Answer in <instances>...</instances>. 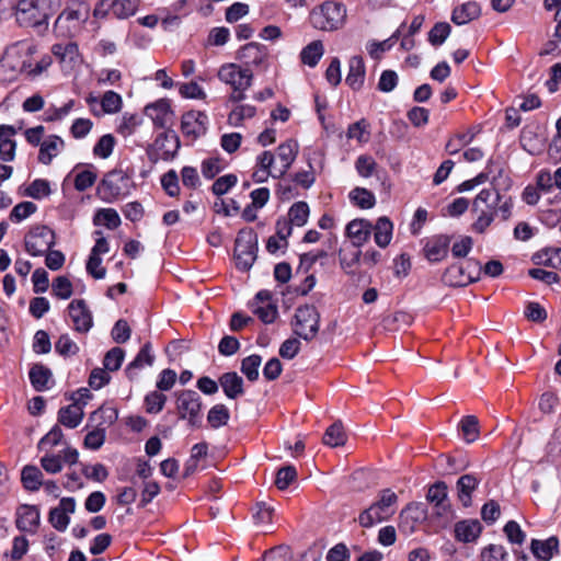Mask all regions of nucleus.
Returning <instances> with one entry per match:
<instances>
[{
  "label": "nucleus",
  "mask_w": 561,
  "mask_h": 561,
  "mask_svg": "<svg viewBox=\"0 0 561 561\" xmlns=\"http://www.w3.org/2000/svg\"><path fill=\"white\" fill-rule=\"evenodd\" d=\"M293 330L299 337L311 341L319 331V313L313 306H301L296 309Z\"/></svg>",
  "instance_id": "12"
},
{
  "label": "nucleus",
  "mask_w": 561,
  "mask_h": 561,
  "mask_svg": "<svg viewBox=\"0 0 561 561\" xmlns=\"http://www.w3.org/2000/svg\"><path fill=\"white\" fill-rule=\"evenodd\" d=\"M482 531V525L478 519H463L455 525L457 540L468 543L476 541Z\"/></svg>",
  "instance_id": "27"
},
{
  "label": "nucleus",
  "mask_w": 561,
  "mask_h": 561,
  "mask_svg": "<svg viewBox=\"0 0 561 561\" xmlns=\"http://www.w3.org/2000/svg\"><path fill=\"white\" fill-rule=\"evenodd\" d=\"M309 19L314 28L332 32L343 26L346 9L340 2L325 1L311 10Z\"/></svg>",
  "instance_id": "6"
},
{
  "label": "nucleus",
  "mask_w": 561,
  "mask_h": 561,
  "mask_svg": "<svg viewBox=\"0 0 561 561\" xmlns=\"http://www.w3.org/2000/svg\"><path fill=\"white\" fill-rule=\"evenodd\" d=\"M95 226H105L108 229H116L121 225V217L113 208L99 209L93 218Z\"/></svg>",
  "instance_id": "41"
},
{
  "label": "nucleus",
  "mask_w": 561,
  "mask_h": 561,
  "mask_svg": "<svg viewBox=\"0 0 561 561\" xmlns=\"http://www.w3.org/2000/svg\"><path fill=\"white\" fill-rule=\"evenodd\" d=\"M397 500V494L390 489L382 490L380 492L379 500L359 514V525L362 527L369 528L377 523H381L390 518L396 512L394 505Z\"/></svg>",
  "instance_id": "7"
},
{
  "label": "nucleus",
  "mask_w": 561,
  "mask_h": 561,
  "mask_svg": "<svg viewBox=\"0 0 561 561\" xmlns=\"http://www.w3.org/2000/svg\"><path fill=\"white\" fill-rule=\"evenodd\" d=\"M234 256L237 266L248 271L256 259V236L252 230L240 231L236 239Z\"/></svg>",
  "instance_id": "14"
},
{
  "label": "nucleus",
  "mask_w": 561,
  "mask_h": 561,
  "mask_svg": "<svg viewBox=\"0 0 561 561\" xmlns=\"http://www.w3.org/2000/svg\"><path fill=\"white\" fill-rule=\"evenodd\" d=\"M139 0H101L94 8V15L103 18L107 11L118 19H126L133 15L138 8Z\"/></svg>",
  "instance_id": "16"
},
{
  "label": "nucleus",
  "mask_w": 561,
  "mask_h": 561,
  "mask_svg": "<svg viewBox=\"0 0 561 561\" xmlns=\"http://www.w3.org/2000/svg\"><path fill=\"white\" fill-rule=\"evenodd\" d=\"M217 77L222 83L231 87L232 93L229 95V101L238 103L245 98L244 92L252 84L253 71L240 64L227 62L219 67Z\"/></svg>",
  "instance_id": "5"
},
{
  "label": "nucleus",
  "mask_w": 561,
  "mask_h": 561,
  "mask_svg": "<svg viewBox=\"0 0 561 561\" xmlns=\"http://www.w3.org/2000/svg\"><path fill=\"white\" fill-rule=\"evenodd\" d=\"M530 549L534 556L540 561H549L559 550V540L552 536L546 540L533 539Z\"/></svg>",
  "instance_id": "31"
},
{
  "label": "nucleus",
  "mask_w": 561,
  "mask_h": 561,
  "mask_svg": "<svg viewBox=\"0 0 561 561\" xmlns=\"http://www.w3.org/2000/svg\"><path fill=\"white\" fill-rule=\"evenodd\" d=\"M296 478L297 471L295 467H283L277 471L275 484L279 490H285L293 481H295Z\"/></svg>",
  "instance_id": "63"
},
{
  "label": "nucleus",
  "mask_w": 561,
  "mask_h": 561,
  "mask_svg": "<svg viewBox=\"0 0 561 561\" xmlns=\"http://www.w3.org/2000/svg\"><path fill=\"white\" fill-rule=\"evenodd\" d=\"M450 25L446 22L436 23L428 33V42L434 46L442 45L450 34Z\"/></svg>",
  "instance_id": "55"
},
{
  "label": "nucleus",
  "mask_w": 561,
  "mask_h": 561,
  "mask_svg": "<svg viewBox=\"0 0 561 561\" xmlns=\"http://www.w3.org/2000/svg\"><path fill=\"white\" fill-rule=\"evenodd\" d=\"M482 267L477 260L449 266L443 274V282L453 287L467 286L480 278Z\"/></svg>",
  "instance_id": "10"
},
{
  "label": "nucleus",
  "mask_w": 561,
  "mask_h": 561,
  "mask_svg": "<svg viewBox=\"0 0 561 561\" xmlns=\"http://www.w3.org/2000/svg\"><path fill=\"white\" fill-rule=\"evenodd\" d=\"M207 116L202 112H187L182 116L181 130L187 136L196 139L206 131Z\"/></svg>",
  "instance_id": "20"
},
{
  "label": "nucleus",
  "mask_w": 561,
  "mask_h": 561,
  "mask_svg": "<svg viewBox=\"0 0 561 561\" xmlns=\"http://www.w3.org/2000/svg\"><path fill=\"white\" fill-rule=\"evenodd\" d=\"M43 473L34 466H26L22 470L21 479L25 489L36 491L42 485Z\"/></svg>",
  "instance_id": "44"
},
{
  "label": "nucleus",
  "mask_w": 561,
  "mask_h": 561,
  "mask_svg": "<svg viewBox=\"0 0 561 561\" xmlns=\"http://www.w3.org/2000/svg\"><path fill=\"white\" fill-rule=\"evenodd\" d=\"M68 316L78 333H87L93 325V317L83 299L72 300L68 306Z\"/></svg>",
  "instance_id": "17"
},
{
  "label": "nucleus",
  "mask_w": 561,
  "mask_h": 561,
  "mask_svg": "<svg viewBox=\"0 0 561 561\" xmlns=\"http://www.w3.org/2000/svg\"><path fill=\"white\" fill-rule=\"evenodd\" d=\"M426 517V512L421 504L411 503L400 514L399 528L405 534H412L417 524Z\"/></svg>",
  "instance_id": "21"
},
{
  "label": "nucleus",
  "mask_w": 561,
  "mask_h": 561,
  "mask_svg": "<svg viewBox=\"0 0 561 561\" xmlns=\"http://www.w3.org/2000/svg\"><path fill=\"white\" fill-rule=\"evenodd\" d=\"M230 38V31L227 27H213L207 36L205 46H224Z\"/></svg>",
  "instance_id": "56"
},
{
  "label": "nucleus",
  "mask_w": 561,
  "mask_h": 561,
  "mask_svg": "<svg viewBox=\"0 0 561 561\" xmlns=\"http://www.w3.org/2000/svg\"><path fill=\"white\" fill-rule=\"evenodd\" d=\"M30 380L32 386L37 391H44L49 388L48 383L51 378V373L43 365H34L30 370Z\"/></svg>",
  "instance_id": "38"
},
{
  "label": "nucleus",
  "mask_w": 561,
  "mask_h": 561,
  "mask_svg": "<svg viewBox=\"0 0 561 561\" xmlns=\"http://www.w3.org/2000/svg\"><path fill=\"white\" fill-rule=\"evenodd\" d=\"M508 553L501 545L491 543L484 547L481 551V561H506Z\"/></svg>",
  "instance_id": "54"
},
{
  "label": "nucleus",
  "mask_w": 561,
  "mask_h": 561,
  "mask_svg": "<svg viewBox=\"0 0 561 561\" xmlns=\"http://www.w3.org/2000/svg\"><path fill=\"white\" fill-rule=\"evenodd\" d=\"M130 178L122 170H113L108 172L100 183L98 193L102 201L114 203L130 193Z\"/></svg>",
  "instance_id": "9"
},
{
  "label": "nucleus",
  "mask_w": 561,
  "mask_h": 561,
  "mask_svg": "<svg viewBox=\"0 0 561 561\" xmlns=\"http://www.w3.org/2000/svg\"><path fill=\"white\" fill-rule=\"evenodd\" d=\"M229 410L224 404L214 405L207 415V421L213 428H218L226 425L229 421Z\"/></svg>",
  "instance_id": "48"
},
{
  "label": "nucleus",
  "mask_w": 561,
  "mask_h": 561,
  "mask_svg": "<svg viewBox=\"0 0 561 561\" xmlns=\"http://www.w3.org/2000/svg\"><path fill=\"white\" fill-rule=\"evenodd\" d=\"M39 524V511L35 506L22 505L18 510L16 526L23 531H35Z\"/></svg>",
  "instance_id": "33"
},
{
  "label": "nucleus",
  "mask_w": 561,
  "mask_h": 561,
  "mask_svg": "<svg viewBox=\"0 0 561 561\" xmlns=\"http://www.w3.org/2000/svg\"><path fill=\"white\" fill-rule=\"evenodd\" d=\"M65 148V141L57 135H49L41 144L38 161L49 164Z\"/></svg>",
  "instance_id": "25"
},
{
  "label": "nucleus",
  "mask_w": 561,
  "mask_h": 561,
  "mask_svg": "<svg viewBox=\"0 0 561 561\" xmlns=\"http://www.w3.org/2000/svg\"><path fill=\"white\" fill-rule=\"evenodd\" d=\"M37 47L32 39L10 44L0 58V81L10 83L30 71Z\"/></svg>",
  "instance_id": "1"
},
{
  "label": "nucleus",
  "mask_w": 561,
  "mask_h": 561,
  "mask_svg": "<svg viewBox=\"0 0 561 561\" xmlns=\"http://www.w3.org/2000/svg\"><path fill=\"white\" fill-rule=\"evenodd\" d=\"M448 249V237L437 236L426 242L424 254L430 262H439L447 256Z\"/></svg>",
  "instance_id": "29"
},
{
  "label": "nucleus",
  "mask_w": 561,
  "mask_h": 561,
  "mask_svg": "<svg viewBox=\"0 0 561 561\" xmlns=\"http://www.w3.org/2000/svg\"><path fill=\"white\" fill-rule=\"evenodd\" d=\"M24 243L28 254L41 256L55 244V233L45 226H38L25 236Z\"/></svg>",
  "instance_id": "15"
},
{
  "label": "nucleus",
  "mask_w": 561,
  "mask_h": 561,
  "mask_svg": "<svg viewBox=\"0 0 561 561\" xmlns=\"http://www.w3.org/2000/svg\"><path fill=\"white\" fill-rule=\"evenodd\" d=\"M96 181V173L90 169L82 170L76 174L75 187L79 192L90 188Z\"/></svg>",
  "instance_id": "61"
},
{
  "label": "nucleus",
  "mask_w": 561,
  "mask_h": 561,
  "mask_svg": "<svg viewBox=\"0 0 561 561\" xmlns=\"http://www.w3.org/2000/svg\"><path fill=\"white\" fill-rule=\"evenodd\" d=\"M58 4V0H16V22L22 26H37L46 23Z\"/></svg>",
  "instance_id": "4"
},
{
  "label": "nucleus",
  "mask_w": 561,
  "mask_h": 561,
  "mask_svg": "<svg viewBox=\"0 0 561 561\" xmlns=\"http://www.w3.org/2000/svg\"><path fill=\"white\" fill-rule=\"evenodd\" d=\"M117 416L118 412L115 408L110 405H102L90 415L89 425L103 427V430L106 431L107 427L116 422Z\"/></svg>",
  "instance_id": "34"
},
{
  "label": "nucleus",
  "mask_w": 561,
  "mask_h": 561,
  "mask_svg": "<svg viewBox=\"0 0 561 561\" xmlns=\"http://www.w3.org/2000/svg\"><path fill=\"white\" fill-rule=\"evenodd\" d=\"M500 202V195L492 190H482L474 198L472 211L477 218L472 224V230L483 233L494 220L495 205Z\"/></svg>",
  "instance_id": "8"
},
{
  "label": "nucleus",
  "mask_w": 561,
  "mask_h": 561,
  "mask_svg": "<svg viewBox=\"0 0 561 561\" xmlns=\"http://www.w3.org/2000/svg\"><path fill=\"white\" fill-rule=\"evenodd\" d=\"M261 356L256 354L250 355L242 360L241 371L250 381H255L259 378V367L261 366Z\"/></svg>",
  "instance_id": "52"
},
{
  "label": "nucleus",
  "mask_w": 561,
  "mask_h": 561,
  "mask_svg": "<svg viewBox=\"0 0 561 561\" xmlns=\"http://www.w3.org/2000/svg\"><path fill=\"white\" fill-rule=\"evenodd\" d=\"M238 182V179L234 174H226L218 178L213 184V193L215 195L221 196L226 194L232 186H234Z\"/></svg>",
  "instance_id": "64"
},
{
  "label": "nucleus",
  "mask_w": 561,
  "mask_h": 561,
  "mask_svg": "<svg viewBox=\"0 0 561 561\" xmlns=\"http://www.w3.org/2000/svg\"><path fill=\"white\" fill-rule=\"evenodd\" d=\"M373 225L366 219H354L350 221L345 229L346 237L351 240V244L362 248L370 238Z\"/></svg>",
  "instance_id": "19"
},
{
  "label": "nucleus",
  "mask_w": 561,
  "mask_h": 561,
  "mask_svg": "<svg viewBox=\"0 0 561 561\" xmlns=\"http://www.w3.org/2000/svg\"><path fill=\"white\" fill-rule=\"evenodd\" d=\"M115 138L111 134L103 135L93 148V153L102 159L108 158L114 149Z\"/></svg>",
  "instance_id": "57"
},
{
  "label": "nucleus",
  "mask_w": 561,
  "mask_h": 561,
  "mask_svg": "<svg viewBox=\"0 0 561 561\" xmlns=\"http://www.w3.org/2000/svg\"><path fill=\"white\" fill-rule=\"evenodd\" d=\"M462 437L467 443H472L479 437V421L473 415H467L460 421Z\"/></svg>",
  "instance_id": "47"
},
{
  "label": "nucleus",
  "mask_w": 561,
  "mask_h": 561,
  "mask_svg": "<svg viewBox=\"0 0 561 561\" xmlns=\"http://www.w3.org/2000/svg\"><path fill=\"white\" fill-rule=\"evenodd\" d=\"M64 437L62 431L58 425H55L38 443L41 450L50 449L57 446Z\"/></svg>",
  "instance_id": "62"
},
{
  "label": "nucleus",
  "mask_w": 561,
  "mask_h": 561,
  "mask_svg": "<svg viewBox=\"0 0 561 561\" xmlns=\"http://www.w3.org/2000/svg\"><path fill=\"white\" fill-rule=\"evenodd\" d=\"M309 218V206L305 202L295 203L288 211V221L297 227H302Z\"/></svg>",
  "instance_id": "45"
},
{
  "label": "nucleus",
  "mask_w": 561,
  "mask_h": 561,
  "mask_svg": "<svg viewBox=\"0 0 561 561\" xmlns=\"http://www.w3.org/2000/svg\"><path fill=\"white\" fill-rule=\"evenodd\" d=\"M255 115V107L249 104L237 105L229 114L228 122L232 126H240L242 123Z\"/></svg>",
  "instance_id": "49"
},
{
  "label": "nucleus",
  "mask_w": 561,
  "mask_h": 561,
  "mask_svg": "<svg viewBox=\"0 0 561 561\" xmlns=\"http://www.w3.org/2000/svg\"><path fill=\"white\" fill-rule=\"evenodd\" d=\"M346 442V434L341 422H334L328 427L323 435V443L330 447L343 446Z\"/></svg>",
  "instance_id": "42"
},
{
  "label": "nucleus",
  "mask_w": 561,
  "mask_h": 561,
  "mask_svg": "<svg viewBox=\"0 0 561 561\" xmlns=\"http://www.w3.org/2000/svg\"><path fill=\"white\" fill-rule=\"evenodd\" d=\"M252 310L264 323L274 322L278 314L277 307L273 304L272 295L268 290H261L255 295Z\"/></svg>",
  "instance_id": "18"
},
{
  "label": "nucleus",
  "mask_w": 561,
  "mask_h": 561,
  "mask_svg": "<svg viewBox=\"0 0 561 561\" xmlns=\"http://www.w3.org/2000/svg\"><path fill=\"white\" fill-rule=\"evenodd\" d=\"M90 431L84 437V447L92 450H98L105 442L106 432L103 427H96Z\"/></svg>",
  "instance_id": "59"
},
{
  "label": "nucleus",
  "mask_w": 561,
  "mask_h": 561,
  "mask_svg": "<svg viewBox=\"0 0 561 561\" xmlns=\"http://www.w3.org/2000/svg\"><path fill=\"white\" fill-rule=\"evenodd\" d=\"M176 409L181 420H186L193 427L199 426L202 401L196 391L182 390L176 393Z\"/></svg>",
  "instance_id": "13"
},
{
  "label": "nucleus",
  "mask_w": 561,
  "mask_h": 561,
  "mask_svg": "<svg viewBox=\"0 0 561 561\" xmlns=\"http://www.w3.org/2000/svg\"><path fill=\"white\" fill-rule=\"evenodd\" d=\"M100 104L101 114H115L122 110L123 99L118 93L110 90L102 95Z\"/></svg>",
  "instance_id": "43"
},
{
  "label": "nucleus",
  "mask_w": 561,
  "mask_h": 561,
  "mask_svg": "<svg viewBox=\"0 0 561 561\" xmlns=\"http://www.w3.org/2000/svg\"><path fill=\"white\" fill-rule=\"evenodd\" d=\"M53 294L59 299H68L72 295V284L66 276H58L51 285Z\"/></svg>",
  "instance_id": "58"
},
{
  "label": "nucleus",
  "mask_w": 561,
  "mask_h": 561,
  "mask_svg": "<svg viewBox=\"0 0 561 561\" xmlns=\"http://www.w3.org/2000/svg\"><path fill=\"white\" fill-rule=\"evenodd\" d=\"M479 129L470 128L462 134L451 137L446 144V150L449 154H456L465 146H468L477 136Z\"/></svg>",
  "instance_id": "39"
},
{
  "label": "nucleus",
  "mask_w": 561,
  "mask_h": 561,
  "mask_svg": "<svg viewBox=\"0 0 561 561\" xmlns=\"http://www.w3.org/2000/svg\"><path fill=\"white\" fill-rule=\"evenodd\" d=\"M145 114L153 122L156 126L161 128L171 124L173 117L170 104L164 99L148 104L145 107Z\"/></svg>",
  "instance_id": "22"
},
{
  "label": "nucleus",
  "mask_w": 561,
  "mask_h": 561,
  "mask_svg": "<svg viewBox=\"0 0 561 561\" xmlns=\"http://www.w3.org/2000/svg\"><path fill=\"white\" fill-rule=\"evenodd\" d=\"M324 48L320 41L311 42L300 53L301 61L309 66L314 67L323 56Z\"/></svg>",
  "instance_id": "40"
},
{
  "label": "nucleus",
  "mask_w": 561,
  "mask_h": 561,
  "mask_svg": "<svg viewBox=\"0 0 561 561\" xmlns=\"http://www.w3.org/2000/svg\"><path fill=\"white\" fill-rule=\"evenodd\" d=\"M355 168L360 176L369 178L374 174L377 163L373 157L362 154L356 159Z\"/></svg>",
  "instance_id": "60"
},
{
  "label": "nucleus",
  "mask_w": 561,
  "mask_h": 561,
  "mask_svg": "<svg viewBox=\"0 0 561 561\" xmlns=\"http://www.w3.org/2000/svg\"><path fill=\"white\" fill-rule=\"evenodd\" d=\"M299 152V145L294 139L280 144L275 152L263 151L256 157L257 164L272 169V178L280 179L289 170Z\"/></svg>",
  "instance_id": "3"
},
{
  "label": "nucleus",
  "mask_w": 561,
  "mask_h": 561,
  "mask_svg": "<svg viewBox=\"0 0 561 561\" xmlns=\"http://www.w3.org/2000/svg\"><path fill=\"white\" fill-rule=\"evenodd\" d=\"M89 15L90 8L85 2L70 1L55 21V34L65 38L76 36L83 28Z\"/></svg>",
  "instance_id": "2"
},
{
  "label": "nucleus",
  "mask_w": 561,
  "mask_h": 561,
  "mask_svg": "<svg viewBox=\"0 0 561 561\" xmlns=\"http://www.w3.org/2000/svg\"><path fill=\"white\" fill-rule=\"evenodd\" d=\"M237 59L252 71H266L271 65V54L267 46L251 42L241 46L237 51Z\"/></svg>",
  "instance_id": "11"
},
{
  "label": "nucleus",
  "mask_w": 561,
  "mask_h": 561,
  "mask_svg": "<svg viewBox=\"0 0 561 561\" xmlns=\"http://www.w3.org/2000/svg\"><path fill=\"white\" fill-rule=\"evenodd\" d=\"M158 150H161L163 160L172 159L180 148V140L173 130H168L159 135L154 141Z\"/></svg>",
  "instance_id": "32"
},
{
  "label": "nucleus",
  "mask_w": 561,
  "mask_h": 561,
  "mask_svg": "<svg viewBox=\"0 0 561 561\" xmlns=\"http://www.w3.org/2000/svg\"><path fill=\"white\" fill-rule=\"evenodd\" d=\"M80 401L81 399H76V402L69 404L68 407L61 408L58 411V422L60 424L68 428H76L79 426L84 416Z\"/></svg>",
  "instance_id": "28"
},
{
  "label": "nucleus",
  "mask_w": 561,
  "mask_h": 561,
  "mask_svg": "<svg viewBox=\"0 0 561 561\" xmlns=\"http://www.w3.org/2000/svg\"><path fill=\"white\" fill-rule=\"evenodd\" d=\"M373 231L376 244L380 248H386L392 239V222L388 217H380L376 225L373 226Z\"/></svg>",
  "instance_id": "37"
},
{
  "label": "nucleus",
  "mask_w": 561,
  "mask_h": 561,
  "mask_svg": "<svg viewBox=\"0 0 561 561\" xmlns=\"http://www.w3.org/2000/svg\"><path fill=\"white\" fill-rule=\"evenodd\" d=\"M219 383L229 399L243 394V380L237 373H226L219 378Z\"/></svg>",
  "instance_id": "35"
},
{
  "label": "nucleus",
  "mask_w": 561,
  "mask_h": 561,
  "mask_svg": "<svg viewBox=\"0 0 561 561\" xmlns=\"http://www.w3.org/2000/svg\"><path fill=\"white\" fill-rule=\"evenodd\" d=\"M480 15V7L477 2H466L454 9L451 21L457 25L467 24Z\"/></svg>",
  "instance_id": "36"
},
{
  "label": "nucleus",
  "mask_w": 561,
  "mask_h": 561,
  "mask_svg": "<svg viewBox=\"0 0 561 561\" xmlns=\"http://www.w3.org/2000/svg\"><path fill=\"white\" fill-rule=\"evenodd\" d=\"M51 53L66 68H73L80 62L79 48L76 43L55 44L51 47Z\"/></svg>",
  "instance_id": "24"
},
{
  "label": "nucleus",
  "mask_w": 561,
  "mask_h": 561,
  "mask_svg": "<svg viewBox=\"0 0 561 561\" xmlns=\"http://www.w3.org/2000/svg\"><path fill=\"white\" fill-rule=\"evenodd\" d=\"M154 356L151 353V344L146 343L134 360L127 366V374H131L134 369L142 368L145 365L151 366L153 364Z\"/></svg>",
  "instance_id": "46"
},
{
  "label": "nucleus",
  "mask_w": 561,
  "mask_h": 561,
  "mask_svg": "<svg viewBox=\"0 0 561 561\" xmlns=\"http://www.w3.org/2000/svg\"><path fill=\"white\" fill-rule=\"evenodd\" d=\"M167 401V396L162 391H151L145 397L146 411L157 414L162 411Z\"/></svg>",
  "instance_id": "53"
},
{
  "label": "nucleus",
  "mask_w": 561,
  "mask_h": 561,
  "mask_svg": "<svg viewBox=\"0 0 561 561\" xmlns=\"http://www.w3.org/2000/svg\"><path fill=\"white\" fill-rule=\"evenodd\" d=\"M365 64L360 56H353L348 60V72L345 79L353 90H359L365 81Z\"/></svg>",
  "instance_id": "30"
},
{
  "label": "nucleus",
  "mask_w": 561,
  "mask_h": 561,
  "mask_svg": "<svg viewBox=\"0 0 561 561\" xmlns=\"http://www.w3.org/2000/svg\"><path fill=\"white\" fill-rule=\"evenodd\" d=\"M362 257L360 248L352 244L343 245L339 251L341 268L350 275L356 274Z\"/></svg>",
  "instance_id": "26"
},
{
  "label": "nucleus",
  "mask_w": 561,
  "mask_h": 561,
  "mask_svg": "<svg viewBox=\"0 0 561 561\" xmlns=\"http://www.w3.org/2000/svg\"><path fill=\"white\" fill-rule=\"evenodd\" d=\"M351 201L363 209L371 208L375 203V196L371 192L366 188L356 187L350 193Z\"/></svg>",
  "instance_id": "50"
},
{
  "label": "nucleus",
  "mask_w": 561,
  "mask_h": 561,
  "mask_svg": "<svg viewBox=\"0 0 561 561\" xmlns=\"http://www.w3.org/2000/svg\"><path fill=\"white\" fill-rule=\"evenodd\" d=\"M141 121L138 115L125 113L121 117L116 130L123 137H128L135 133Z\"/></svg>",
  "instance_id": "51"
},
{
  "label": "nucleus",
  "mask_w": 561,
  "mask_h": 561,
  "mask_svg": "<svg viewBox=\"0 0 561 561\" xmlns=\"http://www.w3.org/2000/svg\"><path fill=\"white\" fill-rule=\"evenodd\" d=\"M480 482L481 479L473 473L463 474L457 480V497L463 507H469L472 504V494Z\"/></svg>",
  "instance_id": "23"
}]
</instances>
